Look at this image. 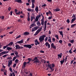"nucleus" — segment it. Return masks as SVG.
I'll use <instances>...</instances> for the list:
<instances>
[{"label": "nucleus", "instance_id": "f257e3e1", "mask_svg": "<svg viewBox=\"0 0 76 76\" xmlns=\"http://www.w3.org/2000/svg\"><path fill=\"white\" fill-rule=\"evenodd\" d=\"M46 62L48 64H46V66H47L48 67L50 68L51 72H53L54 70L55 69L54 68V67H55V65L54 64H50L49 61H47Z\"/></svg>", "mask_w": 76, "mask_h": 76}, {"label": "nucleus", "instance_id": "f03ea898", "mask_svg": "<svg viewBox=\"0 0 76 76\" xmlns=\"http://www.w3.org/2000/svg\"><path fill=\"white\" fill-rule=\"evenodd\" d=\"M45 45L46 46V47H48V48H50V47H52L53 48L55 49H56V46L54 45L53 43H52L51 44V45H50V44L48 43V42H47L45 43Z\"/></svg>", "mask_w": 76, "mask_h": 76}, {"label": "nucleus", "instance_id": "7ed1b4c3", "mask_svg": "<svg viewBox=\"0 0 76 76\" xmlns=\"http://www.w3.org/2000/svg\"><path fill=\"white\" fill-rule=\"evenodd\" d=\"M46 37L45 35H42L40 37H39V42H42L43 40H45V42H47V40H48V37H46L45 39H44L45 37Z\"/></svg>", "mask_w": 76, "mask_h": 76}, {"label": "nucleus", "instance_id": "20e7f679", "mask_svg": "<svg viewBox=\"0 0 76 76\" xmlns=\"http://www.w3.org/2000/svg\"><path fill=\"white\" fill-rule=\"evenodd\" d=\"M32 61H34L33 63H36V64H37V63L41 64V62H39V60L37 59V57H35V58H34V59L32 60Z\"/></svg>", "mask_w": 76, "mask_h": 76}, {"label": "nucleus", "instance_id": "39448f33", "mask_svg": "<svg viewBox=\"0 0 76 76\" xmlns=\"http://www.w3.org/2000/svg\"><path fill=\"white\" fill-rule=\"evenodd\" d=\"M17 57H13V60L10 61L8 62V67H10V65L11 64H12V61H14L15 60V59Z\"/></svg>", "mask_w": 76, "mask_h": 76}, {"label": "nucleus", "instance_id": "423d86ee", "mask_svg": "<svg viewBox=\"0 0 76 76\" xmlns=\"http://www.w3.org/2000/svg\"><path fill=\"white\" fill-rule=\"evenodd\" d=\"M42 30V27L40 28H39V29L37 30V31H36V32L35 33V34H34V36H36L39 33V32Z\"/></svg>", "mask_w": 76, "mask_h": 76}, {"label": "nucleus", "instance_id": "0eeeda50", "mask_svg": "<svg viewBox=\"0 0 76 76\" xmlns=\"http://www.w3.org/2000/svg\"><path fill=\"white\" fill-rule=\"evenodd\" d=\"M46 23V24L47 23V21H45L44 22V19H41V23L40 24L42 25H44L45 26V24Z\"/></svg>", "mask_w": 76, "mask_h": 76}, {"label": "nucleus", "instance_id": "6e6552de", "mask_svg": "<svg viewBox=\"0 0 76 76\" xmlns=\"http://www.w3.org/2000/svg\"><path fill=\"white\" fill-rule=\"evenodd\" d=\"M23 47H26V48H28V49L31 48V46L30 45H23Z\"/></svg>", "mask_w": 76, "mask_h": 76}, {"label": "nucleus", "instance_id": "1a4fd4ad", "mask_svg": "<svg viewBox=\"0 0 76 76\" xmlns=\"http://www.w3.org/2000/svg\"><path fill=\"white\" fill-rule=\"evenodd\" d=\"M15 15H20V11H18V10H17L16 9H15Z\"/></svg>", "mask_w": 76, "mask_h": 76}, {"label": "nucleus", "instance_id": "9d476101", "mask_svg": "<svg viewBox=\"0 0 76 76\" xmlns=\"http://www.w3.org/2000/svg\"><path fill=\"white\" fill-rule=\"evenodd\" d=\"M35 0H31V4H32V6H31V8H34V3Z\"/></svg>", "mask_w": 76, "mask_h": 76}, {"label": "nucleus", "instance_id": "9b49d317", "mask_svg": "<svg viewBox=\"0 0 76 76\" xmlns=\"http://www.w3.org/2000/svg\"><path fill=\"white\" fill-rule=\"evenodd\" d=\"M38 28H39V27L37 26V27H34V28H32V29L31 30V32L34 31H35L37 30Z\"/></svg>", "mask_w": 76, "mask_h": 76}, {"label": "nucleus", "instance_id": "f8f14e48", "mask_svg": "<svg viewBox=\"0 0 76 76\" xmlns=\"http://www.w3.org/2000/svg\"><path fill=\"white\" fill-rule=\"evenodd\" d=\"M9 52L8 51H4L1 52V53H0V54H1V55L5 54H6L8 53Z\"/></svg>", "mask_w": 76, "mask_h": 76}, {"label": "nucleus", "instance_id": "ddd939ff", "mask_svg": "<svg viewBox=\"0 0 76 76\" xmlns=\"http://www.w3.org/2000/svg\"><path fill=\"white\" fill-rule=\"evenodd\" d=\"M39 18H40V15H37V16H36V18L34 19H35V21L36 22H37V21H38V20H39Z\"/></svg>", "mask_w": 76, "mask_h": 76}, {"label": "nucleus", "instance_id": "4468645a", "mask_svg": "<svg viewBox=\"0 0 76 76\" xmlns=\"http://www.w3.org/2000/svg\"><path fill=\"white\" fill-rule=\"evenodd\" d=\"M63 54V53H60V54L58 55V58L59 59V58H61V57L62 56V55Z\"/></svg>", "mask_w": 76, "mask_h": 76}, {"label": "nucleus", "instance_id": "2eb2a0df", "mask_svg": "<svg viewBox=\"0 0 76 76\" xmlns=\"http://www.w3.org/2000/svg\"><path fill=\"white\" fill-rule=\"evenodd\" d=\"M23 35H24V36H26L29 34V33L27 32H25L23 33Z\"/></svg>", "mask_w": 76, "mask_h": 76}, {"label": "nucleus", "instance_id": "dca6fc26", "mask_svg": "<svg viewBox=\"0 0 76 76\" xmlns=\"http://www.w3.org/2000/svg\"><path fill=\"white\" fill-rule=\"evenodd\" d=\"M34 42H35V45H39V43L38 42L37 39L34 40Z\"/></svg>", "mask_w": 76, "mask_h": 76}, {"label": "nucleus", "instance_id": "f3484780", "mask_svg": "<svg viewBox=\"0 0 76 76\" xmlns=\"http://www.w3.org/2000/svg\"><path fill=\"white\" fill-rule=\"evenodd\" d=\"M15 2H16L17 3H18L20 4H21L22 3V1L21 0H15Z\"/></svg>", "mask_w": 76, "mask_h": 76}, {"label": "nucleus", "instance_id": "a211bd4d", "mask_svg": "<svg viewBox=\"0 0 76 76\" xmlns=\"http://www.w3.org/2000/svg\"><path fill=\"white\" fill-rule=\"evenodd\" d=\"M64 62L66 63V62H65V61H64V58H63V60L61 61H60V63H61V65L63 64H64Z\"/></svg>", "mask_w": 76, "mask_h": 76}, {"label": "nucleus", "instance_id": "6ab92c4d", "mask_svg": "<svg viewBox=\"0 0 76 76\" xmlns=\"http://www.w3.org/2000/svg\"><path fill=\"white\" fill-rule=\"evenodd\" d=\"M12 44H13V42H10V43H9L8 44L6 45H5V46H10L11 45H12Z\"/></svg>", "mask_w": 76, "mask_h": 76}, {"label": "nucleus", "instance_id": "aec40b11", "mask_svg": "<svg viewBox=\"0 0 76 76\" xmlns=\"http://www.w3.org/2000/svg\"><path fill=\"white\" fill-rule=\"evenodd\" d=\"M75 18H74L72 19V20H71V22H70V23H71L72 24L73 23H74V22L75 21Z\"/></svg>", "mask_w": 76, "mask_h": 76}, {"label": "nucleus", "instance_id": "412c9836", "mask_svg": "<svg viewBox=\"0 0 76 76\" xmlns=\"http://www.w3.org/2000/svg\"><path fill=\"white\" fill-rule=\"evenodd\" d=\"M23 39H21V41H19L16 42V43H18V44L22 43L23 42Z\"/></svg>", "mask_w": 76, "mask_h": 76}, {"label": "nucleus", "instance_id": "4be33fe9", "mask_svg": "<svg viewBox=\"0 0 76 76\" xmlns=\"http://www.w3.org/2000/svg\"><path fill=\"white\" fill-rule=\"evenodd\" d=\"M53 11L54 12H58L60 11V9H59V8H56V9H54Z\"/></svg>", "mask_w": 76, "mask_h": 76}, {"label": "nucleus", "instance_id": "5701e85b", "mask_svg": "<svg viewBox=\"0 0 76 76\" xmlns=\"http://www.w3.org/2000/svg\"><path fill=\"white\" fill-rule=\"evenodd\" d=\"M35 25L34 23L31 24V25H30V27H29V28L30 29L31 28H32Z\"/></svg>", "mask_w": 76, "mask_h": 76}, {"label": "nucleus", "instance_id": "b1692460", "mask_svg": "<svg viewBox=\"0 0 76 76\" xmlns=\"http://www.w3.org/2000/svg\"><path fill=\"white\" fill-rule=\"evenodd\" d=\"M59 33L60 34V35H61V36H62V38L63 37V36L64 35L63 34V31H59Z\"/></svg>", "mask_w": 76, "mask_h": 76}, {"label": "nucleus", "instance_id": "393cba45", "mask_svg": "<svg viewBox=\"0 0 76 76\" xmlns=\"http://www.w3.org/2000/svg\"><path fill=\"white\" fill-rule=\"evenodd\" d=\"M27 14L28 15V16H27V21H29V13H28Z\"/></svg>", "mask_w": 76, "mask_h": 76}, {"label": "nucleus", "instance_id": "a878e982", "mask_svg": "<svg viewBox=\"0 0 76 76\" xmlns=\"http://www.w3.org/2000/svg\"><path fill=\"white\" fill-rule=\"evenodd\" d=\"M44 27V31H45V30H46V28H47L46 23H45V26H44V27Z\"/></svg>", "mask_w": 76, "mask_h": 76}, {"label": "nucleus", "instance_id": "bb28decb", "mask_svg": "<svg viewBox=\"0 0 76 76\" xmlns=\"http://www.w3.org/2000/svg\"><path fill=\"white\" fill-rule=\"evenodd\" d=\"M23 49V47H21L20 48H15V50H17V49L22 50Z\"/></svg>", "mask_w": 76, "mask_h": 76}, {"label": "nucleus", "instance_id": "cd10ccee", "mask_svg": "<svg viewBox=\"0 0 76 76\" xmlns=\"http://www.w3.org/2000/svg\"><path fill=\"white\" fill-rule=\"evenodd\" d=\"M36 19L34 17V16H31V21H32V20H33V19Z\"/></svg>", "mask_w": 76, "mask_h": 76}, {"label": "nucleus", "instance_id": "c85d7f7f", "mask_svg": "<svg viewBox=\"0 0 76 76\" xmlns=\"http://www.w3.org/2000/svg\"><path fill=\"white\" fill-rule=\"evenodd\" d=\"M15 48H20V47L19 46V45H15Z\"/></svg>", "mask_w": 76, "mask_h": 76}, {"label": "nucleus", "instance_id": "c756f323", "mask_svg": "<svg viewBox=\"0 0 76 76\" xmlns=\"http://www.w3.org/2000/svg\"><path fill=\"white\" fill-rule=\"evenodd\" d=\"M37 26H39L41 24L39 21H38L37 22Z\"/></svg>", "mask_w": 76, "mask_h": 76}, {"label": "nucleus", "instance_id": "7c9ffc66", "mask_svg": "<svg viewBox=\"0 0 76 76\" xmlns=\"http://www.w3.org/2000/svg\"><path fill=\"white\" fill-rule=\"evenodd\" d=\"M38 7H36V8H35V11H36V12H37V13H38Z\"/></svg>", "mask_w": 76, "mask_h": 76}, {"label": "nucleus", "instance_id": "2f4dec72", "mask_svg": "<svg viewBox=\"0 0 76 76\" xmlns=\"http://www.w3.org/2000/svg\"><path fill=\"white\" fill-rule=\"evenodd\" d=\"M12 50V48L9 47H7V50Z\"/></svg>", "mask_w": 76, "mask_h": 76}, {"label": "nucleus", "instance_id": "473e14b6", "mask_svg": "<svg viewBox=\"0 0 76 76\" xmlns=\"http://www.w3.org/2000/svg\"><path fill=\"white\" fill-rule=\"evenodd\" d=\"M48 39L47 40L49 42H51V39L50 38V37H49L48 38Z\"/></svg>", "mask_w": 76, "mask_h": 76}, {"label": "nucleus", "instance_id": "72a5a7b5", "mask_svg": "<svg viewBox=\"0 0 76 76\" xmlns=\"http://www.w3.org/2000/svg\"><path fill=\"white\" fill-rule=\"evenodd\" d=\"M76 25V24H73V25H72L71 26V28H73Z\"/></svg>", "mask_w": 76, "mask_h": 76}, {"label": "nucleus", "instance_id": "f704fd0d", "mask_svg": "<svg viewBox=\"0 0 76 76\" xmlns=\"http://www.w3.org/2000/svg\"><path fill=\"white\" fill-rule=\"evenodd\" d=\"M9 71H10L11 72H12V68H11V67H10V68H9Z\"/></svg>", "mask_w": 76, "mask_h": 76}, {"label": "nucleus", "instance_id": "c9c22d12", "mask_svg": "<svg viewBox=\"0 0 76 76\" xmlns=\"http://www.w3.org/2000/svg\"><path fill=\"white\" fill-rule=\"evenodd\" d=\"M10 46H4L3 47V49H5V48H7V47H9Z\"/></svg>", "mask_w": 76, "mask_h": 76}, {"label": "nucleus", "instance_id": "e433bc0d", "mask_svg": "<svg viewBox=\"0 0 76 76\" xmlns=\"http://www.w3.org/2000/svg\"><path fill=\"white\" fill-rule=\"evenodd\" d=\"M27 64V63H26V62H23V66H24V67H25V66H26V65Z\"/></svg>", "mask_w": 76, "mask_h": 76}, {"label": "nucleus", "instance_id": "4c0bfd02", "mask_svg": "<svg viewBox=\"0 0 76 76\" xmlns=\"http://www.w3.org/2000/svg\"><path fill=\"white\" fill-rule=\"evenodd\" d=\"M52 40L53 41V42H55V38H52Z\"/></svg>", "mask_w": 76, "mask_h": 76}, {"label": "nucleus", "instance_id": "58836bf2", "mask_svg": "<svg viewBox=\"0 0 76 76\" xmlns=\"http://www.w3.org/2000/svg\"><path fill=\"white\" fill-rule=\"evenodd\" d=\"M48 12V13L50 14V15L52 16V13H51V12L50 11H49L48 12Z\"/></svg>", "mask_w": 76, "mask_h": 76}, {"label": "nucleus", "instance_id": "ea45409f", "mask_svg": "<svg viewBox=\"0 0 76 76\" xmlns=\"http://www.w3.org/2000/svg\"><path fill=\"white\" fill-rule=\"evenodd\" d=\"M68 57L67 56H66V58L65 59H64V61H65V62L66 61V60H67V57Z\"/></svg>", "mask_w": 76, "mask_h": 76}, {"label": "nucleus", "instance_id": "a19ab883", "mask_svg": "<svg viewBox=\"0 0 76 76\" xmlns=\"http://www.w3.org/2000/svg\"><path fill=\"white\" fill-rule=\"evenodd\" d=\"M7 54L4 55L3 56H2V57L3 58H5L6 57H7Z\"/></svg>", "mask_w": 76, "mask_h": 76}, {"label": "nucleus", "instance_id": "79ce46f5", "mask_svg": "<svg viewBox=\"0 0 76 76\" xmlns=\"http://www.w3.org/2000/svg\"><path fill=\"white\" fill-rule=\"evenodd\" d=\"M74 42V40H70V42H71V43H73Z\"/></svg>", "mask_w": 76, "mask_h": 76}, {"label": "nucleus", "instance_id": "37998d69", "mask_svg": "<svg viewBox=\"0 0 76 76\" xmlns=\"http://www.w3.org/2000/svg\"><path fill=\"white\" fill-rule=\"evenodd\" d=\"M58 42H59V43L61 44L63 42L62 41V40H59V41H58Z\"/></svg>", "mask_w": 76, "mask_h": 76}, {"label": "nucleus", "instance_id": "c03bdc74", "mask_svg": "<svg viewBox=\"0 0 76 76\" xmlns=\"http://www.w3.org/2000/svg\"><path fill=\"white\" fill-rule=\"evenodd\" d=\"M0 18L2 19H4V16H0Z\"/></svg>", "mask_w": 76, "mask_h": 76}, {"label": "nucleus", "instance_id": "a18cd8bd", "mask_svg": "<svg viewBox=\"0 0 76 76\" xmlns=\"http://www.w3.org/2000/svg\"><path fill=\"white\" fill-rule=\"evenodd\" d=\"M41 15H40V17H41V16H42V19H44V16H43V15H42V13H41Z\"/></svg>", "mask_w": 76, "mask_h": 76}, {"label": "nucleus", "instance_id": "49530a36", "mask_svg": "<svg viewBox=\"0 0 76 76\" xmlns=\"http://www.w3.org/2000/svg\"><path fill=\"white\" fill-rule=\"evenodd\" d=\"M69 54H72V50H70L69 51Z\"/></svg>", "mask_w": 76, "mask_h": 76}, {"label": "nucleus", "instance_id": "de8ad7c7", "mask_svg": "<svg viewBox=\"0 0 76 76\" xmlns=\"http://www.w3.org/2000/svg\"><path fill=\"white\" fill-rule=\"evenodd\" d=\"M66 22H67V23H69V22H70V21H69V19H67V20H66Z\"/></svg>", "mask_w": 76, "mask_h": 76}, {"label": "nucleus", "instance_id": "09e8293b", "mask_svg": "<svg viewBox=\"0 0 76 76\" xmlns=\"http://www.w3.org/2000/svg\"><path fill=\"white\" fill-rule=\"evenodd\" d=\"M27 60H28V62H30V61H31V58H28Z\"/></svg>", "mask_w": 76, "mask_h": 76}, {"label": "nucleus", "instance_id": "8fccbe9b", "mask_svg": "<svg viewBox=\"0 0 76 76\" xmlns=\"http://www.w3.org/2000/svg\"><path fill=\"white\" fill-rule=\"evenodd\" d=\"M27 11L28 12H31V9L29 8H28V9L27 10Z\"/></svg>", "mask_w": 76, "mask_h": 76}, {"label": "nucleus", "instance_id": "3c124183", "mask_svg": "<svg viewBox=\"0 0 76 76\" xmlns=\"http://www.w3.org/2000/svg\"><path fill=\"white\" fill-rule=\"evenodd\" d=\"M14 54L15 55H17L18 54V52H17V51H15V52Z\"/></svg>", "mask_w": 76, "mask_h": 76}, {"label": "nucleus", "instance_id": "603ef678", "mask_svg": "<svg viewBox=\"0 0 76 76\" xmlns=\"http://www.w3.org/2000/svg\"><path fill=\"white\" fill-rule=\"evenodd\" d=\"M16 66V64H13V68H14Z\"/></svg>", "mask_w": 76, "mask_h": 76}, {"label": "nucleus", "instance_id": "864d4df0", "mask_svg": "<svg viewBox=\"0 0 76 76\" xmlns=\"http://www.w3.org/2000/svg\"><path fill=\"white\" fill-rule=\"evenodd\" d=\"M11 9V7H9L8 8V11H10Z\"/></svg>", "mask_w": 76, "mask_h": 76}, {"label": "nucleus", "instance_id": "5fc2aeb1", "mask_svg": "<svg viewBox=\"0 0 76 76\" xmlns=\"http://www.w3.org/2000/svg\"><path fill=\"white\" fill-rule=\"evenodd\" d=\"M74 60H72V61H71V62H70V64H72V63H73V62H74Z\"/></svg>", "mask_w": 76, "mask_h": 76}, {"label": "nucleus", "instance_id": "6e6d98bb", "mask_svg": "<svg viewBox=\"0 0 76 76\" xmlns=\"http://www.w3.org/2000/svg\"><path fill=\"white\" fill-rule=\"evenodd\" d=\"M18 22H21V20L20 19H18Z\"/></svg>", "mask_w": 76, "mask_h": 76}, {"label": "nucleus", "instance_id": "4d7b16f0", "mask_svg": "<svg viewBox=\"0 0 76 76\" xmlns=\"http://www.w3.org/2000/svg\"><path fill=\"white\" fill-rule=\"evenodd\" d=\"M46 7V4H44V5H42V7Z\"/></svg>", "mask_w": 76, "mask_h": 76}, {"label": "nucleus", "instance_id": "13d9d810", "mask_svg": "<svg viewBox=\"0 0 76 76\" xmlns=\"http://www.w3.org/2000/svg\"><path fill=\"white\" fill-rule=\"evenodd\" d=\"M73 16L72 17V18H75V14H73Z\"/></svg>", "mask_w": 76, "mask_h": 76}, {"label": "nucleus", "instance_id": "bf43d9fd", "mask_svg": "<svg viewBox=\"0 0 76 76\" xmlns=\"http://www.w3.org/2000/svg\"><path fill=\"white\" fill-rule=\"evenodd\" d=\"M12 12L11 11L10 12V15H12Z\"/></svg>", "mask_w": 76, "mask_h": 76}, {"label": "nucleus", "instance_id": "052dcab7", "mask_svg": "<svg viewBox=\"0 0 76 76\" xmlns=\"http://www.w3.org/2000/svg\"><path fill=\"white\" fill-rule=\"evenodd\" d=\"M68 45L69 46L71 47L72 46V44L71 43H69Z\"/></svg>", "mask_w": 76, "mask_h": 76}, {"label": "nucleus", "instance_id": "680f3d73", "mask_svg": "<svg viewBox=\"0 0 76 76\" xmlns=\"http://www.w3.org/2000/svg\"><path fill=\"white\" fill-rule=\"evenodd\" d=\"M40 53H44L45 52L43 50H40Z\"/></svg>", "mask_w": 76, "mask_h": 76}, {"label": "nucleus", "instance_id": "e2e57ef3", "mask_svg": "<svg viewBox=\"0 0 76 76\" xmlns=\"http://www.w3.org/2000/svg\"><path fill=\"white\" fill-rule=\"evenodd\" d=\"M24 73H26V75L28 74V72H26V71H25L24 72Z\"/></svg>", "mask_w": 76, "mask_h": 76}, {"label": "nucleus", "instance_id": "0e129e2a", "mask_svg": "<svg viewBox=\"0 0 76 76\" xmlns=\"http://www.w3.org/2000/svg\"><path fill=\"white\" fill-rule=\"evenodd\" d=\"M55 37H56V39H58V35H56Z\"/></svg>", "mask_w": 76, "mask_h": 76}, {"label": "nucleus", "instance_id": "69168bd1", "mask_svg": "<svg viewBox=\"0 0 76 76\" xmlns=\"http://www.w3.org/2000/svg\"><path fill=\"white\" fill-rule=\"evenodd\" d=\"M23 17L24 16H22V15H20V18H23Z\"/></svg>", "mask_w": 76, "mask_h": 76}, {"label": "nucleus", "instance_id": "338daca9", "mask_svg": "<svg viewBox=\"0 0 76 76\" xmlns=\"http://www.w3.org/2000/svg\"><path fill=\"white\" fill-rule=\"evenodd\" d=\"M4 69H1V71L2 72H4Z\"/></svg>", "mask_w": 76, "mask_h": 76}, {"label": "nucleus", "instance_id": "774afa93", "mask_svg": "<svg viewBox=\"0 0 76 76\" xmlns=\"http://www.w3.org/2000/svg\"><path fill=\"white\" fill-rule=\"evenodd\" d=\"M12 74H13V75H12V76H15V74H14V72H12Z\"/></svg>", "mask_w": 76, "mask_h": 76}]
</instances>
